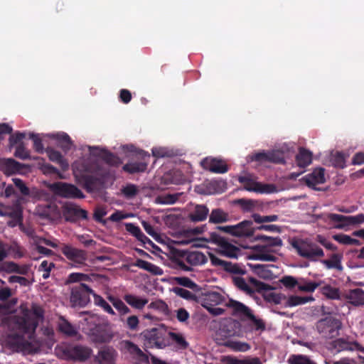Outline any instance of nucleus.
<instances>
[{
	"mask_svg": "<svg viewBox=\"0 0 364 364\" xmlns=\"http://www.w3.org/2000/svg\"><path fill=\"white\" fill-rule=\"evenodd\" d=\"M232 281L238 289L249 294L254 293L255 291L267 289V284L252 277H250L249 282H247L240 275H233Z\"/></svg>",
	"mask_w": 364,
	"mask_h": 364,
	"instance_id": "nucleus-14",
	"label": "nucleus"
},
{
	"mask_svg": "<svg viewBox=\"0 0 364 364\" xmlns=\"http://www.w3.org/2000/svg\"><path fill=\"white\" fill-rule=\"evenodd\" d=\"M13 182L23 195L28 196L30 194L28 188L25 185L22 180L14 178H13Z\"/></svg>",
	"mask_w": 364,
	"mask_h": 364,
	"instance_id": "nucleus-62",
	"label": "nucleus"
},
{
	"mask_svg": "<svg viewBox=\"0 0 364 364\" xmlns=\"http://www.w3.org/2000/svg\"><path fill=\"white\" fill-rule=\"evenodd\" d=\"M252 218L255 223L259 224L277 221L278 220V216L277 215H260L259 214H253Z\"/></svg>",
	"mask_w": 364,
	"mask_h": 364,
	"instance_id": "nucleus-53",
	"label": "nucleus"
},
{
	"mask_svg": "<svg viewBox=\"0 0 364 364\" xmlns=\"http://www.w3.org/2000/svg\"><path fill=\"white\" fill-rule=\"evenodd\" d=\"M181 195V193L163 194L156 198V202L161 205H172L178 200Z\"/></svg>",
	"mask_w": 364,
	"mask_h": 364,
	"instance_id": "nucleus-43",
	"label": "nucleus"
},
{
	"mask_svg": "<svg viewBox=\"0 0 364 364\" xmlns=\"http://www.w3.org/2000/svg\"><path fill=\"white\" fill-rule=\"evenodd\" d=\"M61 251L68 259L75 264V266L83 264L87 259L85 251L77 249L71 245H63Z\"/></svg>",
	"mask_w": 364,
	"mask_h": 364,
	"instance_id": "nucleus-19",
	"label": "nucleus"
},
{
	"mask_svg": "<svg viewBox=\"0 0 364 364\" xmlns=\"http://www.w3.org/2000/svg\"><path fill=\"white\" fill-rule=\"evenodd\" d=\"M346 299L353 306L364 305V291L360 289L350 290L346 294Z\"/></svg>",
	"mask_w": 364,
	"mask_h": 364,
	"instance_id": "nucleus-30",
	"label": "nucleus"
},
{
	"mask_svg": "<svg viewBox=\"0 0 364 364\" xmlns=\"http://www.w3.org/2000/svg\"><path fill=\"white\" fill-rule=\"evenodd\" d=\"M120 346L122 350H127L131 354L136 355L139 357L144 356L142 350L136 345L129 341H122L120 343Z\"/></svg>",
	"mask_w": 364,
	"mask_h": 364,
	"instance_id": "nucleus-44",
	"label": "nucleus"
},
{
	"mask_svg": "<svg viewBox=\"0 0 364 364\" xmlns=\"http://www.w3.org/2000/svg\"><path fill=\"white\" fill-rule=\"evenodd\" d=\"M225 239L215 232H212L209 234L208 237H205L203 241H207L208 243H212L219 247Z\"/></svg>",
	"mask_w": 364,
	"mask_h": 364,
	"instance_id": "nucleus-56",
	"label": "nucleus"
},
{
	"mask_svg": "<svg viewBox=\"0 0 364 364\" xmlns=\"http://www.w3.org/2000/svg\"><path fill=\"white\" fill-rule=\"evenodd\" d=\"M225 306L232 311V314L233 315L249 318L253 321L257 326V328L264 327L262 321L256 318V317L252 313L250 309L245 306L244 304L238 301L230 299L225 303Z\"/></svg>",
	"mask_w": 364,
	"mask_h": 364,
	"instance_id": "nucleus-10",
	"label": "nucleus"
},
{
	"mask_svg": "<svg viewBox=\"0 0 364 364\" xmlns=\"http://www.w3.org/2000/svg\"><path fill=\"white\" fill-rule=\"evenodd\" d=\"M223 345L234 351L237 352H246L250 349V345L249 343L243 341L233 340L232 338L223 342Z\"/></svg>",
	"mask_w": 364,
	"mask_h": 364,
	"instance_id": "nucleus-33",
	"label": "nucleus"
},
{
	"mask_svg": "<svg viewBox=\"0 0 364 364\" xmlns=\"http://www.w3.org/2000/svg\"><path fill=\"white\" fill-rule=\"evenodd\" d=\"M125 227L126 230L132 235L136 237L139 240L144 242V240L147 239L138 226H136L132 223H126Z\"/></svg>",
	"mask_w": 364,
	"mask_h": 364,
	"instance_id": "nucleus-52",
	"label": "nucleus"
},
{
	"mask_svg": "<svg viewBox=\"0 0 364 364\" xmlns=\"http://www.w3.org/2000/svg\"><path fill=\"white\" fill-rule=\"evenodd\" d=\"M0 188L2 189L0 192L1 197L9 198L14 193V188L12 185H6V183H1Z\"/></svg>",
	"mask_w": 364,
	"mask_h": 364,
	"instance_id": "nucleus-58",
	"label": "nucleus"
},
{
	"mask_svg": "<svg viewBox=\"0 0 364 364\" xmlns=\"http://www.w3.org/2000/svg\"><path fill=\"white\" fill-rule=\"evenodd\" d=\"M169 336L171 339L174 341L176 344H178L181 348H186L187 346V343L184 340L183 337L178 333L170 332Z\"/></svg>",
	"mask_w": 364,
	"mask_h": 364,
	"instance_id": "nucleus-61",
	"label": "nucleus"
},
{
	"mask_svg": "<svg viewBox=\"0 0 364 364\" xmlns=\"http://www.w3.org/2000/svg\"><path fill=\"white\" fill-rule=\"evenodd\" d=\"M296 161L299 167L305 168L311 164L312 154L305 149H300L299 154L296 155Z\"/></svg>",
	"mask_w": 364,
	"mask_h": 364,
	"instance_id": "nucleus-34",
	"label": "nucleus"
},
{
	"mask_svg": "<svg viewBox=\"0 0 364 364\" xmlns=\"http://www.w3.org/2000/svg\"><path fill=\"white\" fill-rule=\"evenodd\" d=\"M253 258L257 260L270 262H274L277 259V257L272 255L269 248L264 246L259 247L258 250L254 254Z\"/></svg>",
	"mask_w": 364,
	"mask_h": 364,
	"instance_id": "nucleus-37",
	"label": "nucleus"
},
{
	"mask_svg": "<svg viewBox=\"0 0 364 364\" xmlns=\"http://www.w3.org/2000/svg\"><path fill=\"white\" fill-rule=\"evenodd\" d=\"M62 213L65 220L71 223H75L80 219L87 218V211L71 202H66L63 204Z\"/></svg>",
	"mask_w": 364,
	"mask_h": 364,
	"instance_id": "nucleus-16",
	"label": "nucleus"
},
{
	"mask_svg": "<svg viewBox=\"0 0 364 364\" xmlns=\"http://www.w3.org/2000/svg\"><path fill=\"white\" fill-rule=\"evenodd\" d=\"M223 301V296L219 292L214 291L206 292L200 298V304L205 309L215 306L221 304Z\"/></svg>",
	"mask_w": 364,
	"mask_h": 364,
	"instance_id": "nucleus-23",
	"label": "nucleus"
},
{
	"mask_svg": "<svg viewBox=\"0 0 364 364\" xmlns=\"http://www.w3.org/2000/svg\"><path fill=\"white\" fill-rule=\"evenodd\" d=\"M46 152L49 159L51 161L58 164L63 171L68 169V161L63 158L62 154L58 151H56L53 148H48L46 149Z\"/></svg>",
	"mask_w": 364,
	"mask_h": 364,
	"instance_id": "nucleus-27",
	"label": "nucleus"
},
{
	"mask_svg": "<svg viewBox=\"0 0 364 364\" xmlns=\"http://www.w3.org/2000/svg\"><path fill=\"white\" fill-rule=\"evenodd\" d=\"M209 213L208 208L204 205H196L194 210L189 214V218L193 222L205 220Z\"/></svg>",
	"mask_w": 364,
	"mask_h": 364,
	"instance_id": "nucleus-29",
	"label": "nucleus"
},
{
	"mask_svg": "<svg viewBox=\"0 0 364 364\" xmlns=\"http://www.w3.org/2000/svg\"><path fill=\"white\" fill-rule=\"evenodd\" d=\"M117 356L116 350L111 347H105L102 348L96 359L100 364H114Z\"/></svg>",
	"mask_w": 364,
	"mask_h": 364,
	"instance_id": "nucleus-24",
	"label": "nucleus"
},
{
	"mask_svg": "<svg viewBox=\"0 0 364 364\" xmlns=\"http://www.w3.org/2000/svg\"><path fill=\"white\" fill-rule=\"evenodd\" d=\"M152 154L155 157H165L171 155V152L164 147H154L152 149Z\"/></svg>",
	"mask_w": 364,
	"mask_h": 364,
	"instance_id": "nucleus-64",
	"label": "nucleus"
},
{
	"mask_svg": "<svg viewBox=\"0 0 364 364\" xmlns=\"http://www.w3.org/2000/svg\"><path fill=\"white\" fill-rule=\"evenodd\" d=\"M250 267L255 273L262 279H269L273 277V273L269 269L268 266L263 264H254L250 265Z\"/></svg>",
	"mask_w": 364,
	"mask_h": 364,
	"instance_id": "nucleus-42",
	"label": "nucleus"
},
{
	"mask_svg": "<svg viewBox=\"0 0 364 364\" xmlns=\"http://www.w3.org/2000/svg\"><path fill=\"white\" fill-rule=\"evenodd\" d=\"M21 166L13 159H0V170L6 175H12L21 171Z\"/></svg>",
	"mask_w": 364,
	"mask_h": 364,
	"instance_id": "nucleus-25",
	"label": "nucleus"
},
{
	"mask_svg": "<svg viewBox=\"0 0 364 364\" xmlns=\"http://www.w3.org/2000/svg\"><path fill=\"white\" fill-rule=\"evenodd\" d=\"M108 299L112 304L114 307L120 313V314L125 315L130 312V309L122 300L113 296H109Z\"/></svg>",
	"mask_w": 364,
	"mask_h": 364,
	"instance_id": "nucleus-49",
	"label": "nucleus"
},
{
	"mask_svg": "<svg viewBox=\"0 0 364 364\" xmlns=\"http://www.w3.org/2000/svg\"><path fill=\"white\" fill-rule=\"evenodd\" d=\"M58 328L62 333L68 336H74L77 333V328L65 319H60Z\"/></svg>",
	"mask_w": 364,
	"mask_h": 364,
	"instance_id": "nucleus-45",
	"label": "nucleus"
},
{
	"mask_svg": "<svg viewBox=\"0 0 364 364\" xmlns=\"http://www.w3.org/2000/svg\"><path fill=\"white\" fill-rule=\"evenodd\" d=\"M0 313L6 316L2 319V325L8 331L1 338L2 345L23 353H36L40 343L35 338V331L43 318L41 307L33 305L30 310L21 309L14 314L10 306L0 304Z\"/></svg>",
	"mask_w": 364,
	"mask_h": 364,
	"instance_id": "nucleus-1",
	"label": "nucleus"
},
{
	"mask_svg": "<svg viewBox=\"0 0 364 364\" xmlns=\"http://www.w3.org/2000/svg\"><path fill=\"white\" fill-rule=\"evenodd\" d=\"M4 269L9 272L26 274L30 270V266L28 264L18 265L14 262H6L4 264Z\"/></svg>",
	"mask_w": 364,
	"mask_h": 364,
	"instance_id": "nucleus-41",
	"label": "nucleus"
},
{
	"mask_svg": "<svg viewBox=\"0 0 364 364\" xmlns=\"http://www.w3.org/2000/svg\"><path fill=\"white\" fill-rule=\"evenodd\" d=\"M333 347L337 351L352 350L350 344L343 339H337L333 342Z\"/></svg>",
	"mask_w": 364,
	"mask_h": 364,
	"instance_id": "nucleus-60",
	"label": "nucleus"
},
{
	"mask_svg": "<svg viewBox=\"0 0 364 364\" xmlns=\"http://www.w3.org/2000/svg\"><path fill=\"white\" fill-rule=\"evenodd\" d=\"M328 219L334 223L333 227L336 229H346L348 227V216L331 213L328 214Z\"/></svg>",
	"mask_w": 364,
	"mask_h": 364,
	"instance_id": "nucleus-38",
	"label": "nucleus"
},
{
	"mask_svg": "<svg viewBox=\"0 0 364 364\" xmlns=\"http://www.w3.org/2000/svg\"><path fill=\"white\" fill-rule=\"evenodd\" d=\"M81 149L84 152L88 151L90 156L102 158L110 165L118 166L122 164V161L118 157L100 146H84Z\"/></svg>",
	"mask_w": 364,
	"mask_h": 364,
	"instance_id": "nucleus-17",
	"label": "nucleus"
},
{
	"mask_svg": "<svg viewBox=\"0 0 364 364\" xmlns=\"http://www.w3.org/2000/svg\"><path fill=\"white\" fill-rule=\"evenodd\" d=\"M136 266L154 275H161L164 273V271L158 266L143 259H138Z\"/></svg>",
	"mask_w": 364,
	"mask_h": 364,
	"instance_id": "nucleus-40",
	"label": "nucleus"
},
{
	"mask_svg": "<svg viewBox=\"0 0 364 364\" xmlns=\"http://www.w3.org/2000/svg\"><path fill=\"white\" fill-rule=\"evenodd\" d=\"M51 137L58 140V145L64 151H68L73 146V142L70 136L64 132L50 135Z\"/></svg>",
	"mask_w": 364,
	"mask_h": 364,
	"instance_id": "nucleus-35",
	"label": "nucleus"
},
{
	"mask_svg": "<svg viewBox=\"0 0 364 364\" xmlns=\"http://www.w3.org/2000/svg\"><path fill=\"white\" fill-rule=\"evenodd\" d=\"M200 165L203 168L215 173H225L228 170L226 164L216 158L207 157L201 161Z\"/></svg>",
	"mask_w": 364,
	"mask_h": 364,
	"instance_id": "nucleus-20",
	"label": "nucleus"
},
{
	"mask_svg": "<svg viewBox=\"0 0 364 364\" xmlns=\"http://www.w3.org/2000/svg\"><path fill=\"white\" fill-rule=\"evenodd\" d=\"M317 329L323 337L332 338L338 336L341 322L331 316L321 319L317 323Z\"/></svg>",
	"mask_w": 364,
	"mask_h": 364,
	"instance_id": "nucleus-11",
	"label": "nucleus"
},
{
	"mask_svg": "<svg viewBox=\"0 0 364 364\" xmlns=\"http://www.w3.org/2000/svg\"><path fill=\"white\" fill-rule=\"evenodd\" d=\"M86 321L90 325L89 334L93 341L100 343H108L113 338L112 331L107 326L97 323V317L92 316L86 318Z\"/></svg>",
	"mask_w": 364,
	"mask_h": 364,
	"instance_id": "nucleus-7",
	"label": "nucleus"
},
{
	"mask_svg": "<svg viewBox=\"0 0 364 364\" xmlns=\"http://www.w3.org/2000/svg\"><path fill=\"white\" fill-rule=\"evenodd\" d=\"M55 354L65 360H74L82 361L87 359L92 353V350L83 346L62 345L55 349Z\"/></svg>",
	"mask_w": 364,
	"mask_h": 364,
	"instance_id": "nucleus-5",
	"label": "nucleus"
},
{
	"mask_svg": "<svg viewBox=\"0 0 364 364\" xmlns=\"http://www.w3.org/2000/svg\"><path fill=\"white\" fill-rule=\"evenodd\" d=\"M238 181L244 186V188L248 191L262 194L272 193L277 191L274 185L258 182L257 178L250 173H244L239 176Z\"/></svg>",
	"mask_w": 364,
	"mask_h": 364,
	"instance_id": "nucleus-6",
	"label": "nucleus"
},
{
	"mask_svg": "<svg viewBox=\"0 0 364 364\" xmlns=\"http://www.w3.org/2000/svg\"><path fill=\"white\" fill-rule=\"evenodd\" d=\"M289 364H316L306 355H291L287 360Z\"/></svg>",
	"mask_w": 364,
	"mask_h": 364,
	"instance_id": "nucleus-50",
	"label": "nucleus"
},
{
	"mask_svg": "<svg viewBox=\"0 0 364 364\" xmlns=\"http://www.w3.org/2000/svg\"><path fill=\"white\" fill-rule=\"evenodd\" d=\"M341 259L342 255L339 254L333 255L330 259L323 260L322 263L328 268V269H342L341 266Z\"/></svg>",
	"mask_w": 364,
	"mask_h": 364,
	"instance_id": "nucleus-47",
	"label": "nucleus"
},
{
	"mask_svg": "<svg viewBox=\"0 0 364 364\" xmlns=\"http://www.w3.org/2000/svg\"><path fill=\"white\" fill-rule=\"evenodd\" d=\"M148 309L153 310L162 316L169 315V309L167 304L161 299H156L148 305Z\"/></svg>",
	"mask_w": 364,
	"mask_h": 364,
	"instance_id": "nucleus-36",
	"label": "nucleus"
},
{
	"mask_svg": "<svg viewBox=\"0 0 364 364\" xmlns=\"http://www.w3.org/2000/svg\"><path fill=\"white\" fill-rule=\"evenodd\" d=\"M322 294L326 297L331 299H339L340 291L336 287H331L330 285H325L321 289Z\"/></svg>",
	"mask_w": 364,
	"mask_h": 364,
	"instance_id": "nucleus-48",
	"label": "nucleus"
},
{
	"mask_svg": "<svg viewBox=\"0 0 364 364\" xmlns=\"http://www.w3.org/2000/svg\"><path fill=\"white\" fill-rule=\"evenodd\" d=\"M321 282H312L304 278H299V287L298 289L301 291L312 293L314 292L319 286H321Z\"/></svg>",
	"mask_w": 364,
	"mask_h": 364,
	"instance_id": "nucleus-39",
	"label": "nucleus"
},
{
	"mask_svg": "<svg viewBox=\"0 0 364 364\" xmlns=\"http://www.w3.org/2000/svg\"><path fill=\"white\" fill-rule=\"evenodd\" d=\"M315 299L312 296H300L297 295H291L285 299L284 306L291 308L305 304L309 302H313Z\"/></svg>",
	"mask_w": 364,
	"mask_h": 364,
	"instance_id": "nucleus-28",
	"label": "nucleus"
},
{
	"mask_svg": "<svg viewBox=\"0 0 364 364\" xmlns=\"http://www.w3.org/2000/svg\"><path fill=\"white\" fill-rule=\"evenodd\" d=\"M14 156L21 159H26L29 158V152L23 144H19L16 148Z\"/></svg>",
	"mask_w": 364,
	"mask_h": 364,
	"instance_id": "nucleus-57",
	"label": "nucleus"
},
{
	"mask_svg": "<svg viewBox=\"0 0 364 364\" xmlns=\"http://www.w3.org/2000/svg\"><path fill=\"white\" fill-rule=\"evenodd\" d=\"M72 167L76 181L83 183L87 188L91 187L95 181L100 180V174L94 173L92 167L85 164L84 159L75 161Z\"/></svg>",
	"mask_w": 364,
	"mask_h": 364,
	"instance_id": "nucleus-3",
	"label": "nucleus"
},
{
	"mask_svg": "<svg viewBox=\"0 0 364 364\" xmlns=\"http://www.w3.org/2000/svg\"><path fill=\"white\" fill-rule=\"evenodd\" d=\"M252 223L244 220L235 225L218 226L217 228L225 233L235 237H250L253 234Z\"/></svg>",
	"mask_w": 364,
	"mask_h": 364,
	"instance_id": "nucleus-15",
	"label": "nucleus"
},
{
	"mask_svg": "<svg viewBox=\"0 0 364 364\" xmlns=\"http://www.w3.org/2000/svg\"><path fill=\"white\" fill-rule=\"evenodd\" d=\"M247 161H257L259 164H263L265 162L278 163L280 161V158L277 156V152L275 151H263L248 155L247 157Z\"/></svg>",
	"mask_w": 364,
	"mask_h": 364,
	"instance_id": "nucleus-21",
	"label": "nucleus"
},
{
	"mask_svg": "<svg viewBox=\"0 0 364 364\" xmlns=\"http://www.w3.org/2000/svg\"><path fill=\"white\" fill-rule=\"evenodd\" d=\"M0 216L9 217L11 220L8 221V225L15 227L22 221V209L18 203L13 206H3L0 208Z\"/></svg>",
	"mask_w": 364,
	"mask_h": 364,
	"instance_id": "nucleus-18",
	"label": "nucleus"
},
{
	"mask_svg": "<svg viewBox=\"0 0 364 364\" xmlns=\"http://www.w3.org/2000/svg\"><path fill=\"white\" fill-rule=\"evenodd\" d=\"M25 136H26L25 133H22V132H17L14 134H11L9 137L10 146L11 147V146H14L16 145L17 146L19 144H22L21 141L23 138H25Z\"/></svg>",
	"mask_w": 364,
	"mask_h": 364,
	"instance_id": "nucleus-59",
	"label": "nucleus"
},
{
	"mask_svg": "<svg viewBox=\"0 0 364 364\" xmlns=\"http://www.w3.org/2000/svg\"><path fill=\"white\" fill-rule=\"evenodd\" d=\"M164 331L161 329L153 328L146 330L141 333V338L146 348H163L166 346L164 342Z\"/></svg>",
	"mask_w": 364,
	"mask_h": 364,
	"instance_id": "nucleus-12",
	"label": "nucleus"
},
{
	"mask_svg": "<svg viewBox=\"0 0 364 364\" xmlns=\"http://www.w3.org/2000/svg\"><path fill=\"white\" fill-rule=\"evenodd\" d=\"M218 251L220 255L230 258H237L239 254V249L229 243L226 240L218 247Z\"/></svg>",
	"mask_w": 364,
	"mask_h": 364,
	"instance_id": "nucleus-31",
	"label": "nucleus"
},
{
	"mask_svg": "<svg viewBox=\"0 0 364 364\" xmlns=\"http://www.w3.org/2000/svg\"><path fill=\"white\" fill-rule=\"evenodd\" d=\"M124 299L129 306L138 310H141L149 303L146 297L131 294L124 295Z\"/></svg>",
	"mask_w": 364,
	"mask_h": 364,
	"instance_id": "nucleus-26",
	"label": "nucleus"
},
{
	"mask_svg": "<svg viewBox=\"0 0 364 364\" xmlns=\"http://www.w3.org/2000/svg\"><path fill=\"white\" fill-rule=\"evenodd\" d=\"M30 137L33 141V147L35 150L38 153H43L44 151V147L41 139L38 137V136L34 134H30Z\"/></svg>",
	"mask_w": 364,
	"mask_h": 364,
	"instance_id": "nucleus-63",
	"label": "nucleus"
},
{
	"mask_svg": "<svg viewBox=\"0 0 364 364\" xmlns=\"http://www.w3.org/2000/svg\"><path fill=\"white\" fill-rule=\"evenodd\" d=\"M94 303L102 307L105 311L111 314L115 315L114 311L112 309L111 306L100 296L93 294Z\"/></svg>",
	"mask_w": 364,
	"mask_h": 364,
	"instance_id": "nucleus-51",
	"label": "nucleus"
},
{
	"mask_svg": "<svg viewBox=\"0 0 364 364\" xmlns=\"http://www.w3.org/2000/svg\"><path fill=\"white\" fill-rule=\"evenodd\" d=\"M207 257L201 252L193 251L184 253L180 258L173 260L176 268L183 271H190L191 268L186 263L192 266H198L207 262Z\"/></svg>",
	"mask_w": 364,
	"mask_h": 364,
	"instance_id": "nucleus-8",
	"label": "nucleus"
},
{
	"mask_svg": "<svg viewBox=\"0 0 364 364\" xmlns=\"http://www.w3.org/2000/svg\"><path fill=\"white\" fill-rule=\"evenodd\" d=\"M94 292L87 285L80 284L72 289L70 303L73 306H85L90 301V294Z\"/></svg>",
	"mask_w": 364,
	"mask_h": 364,
	"instance_id": "nucleus-13",
	"label": "nucleus"
},
{
	"mask_svg": "<svg viewBox=\"0 0 364 364\" xmlns=\"http://www.w3.org/2000/svg\"><path fill=\"white\" fill-rule=\"evenodd\" d=\"M215 327L218 326L215 331L216 340L220 344L227 340L242 336L241 326L239 322L231 318H223L219 321H214Z\"/></svg>",
	"mask_w": 364,
	"mask_h": 364,
	"instance_id": "nucleus-2",
	"label": "nucleus"
},
{
	"mask_svg": "<svg viewBox=\"0 0 364 364\" xmlns=\"http://www.w3.org/2000/svg\"><path fill=\"white\" fill-rule=\"evenodd\" d=\"M126 328L131 331H137L139 328V321L136 316L132 315L127 317L124 321Z\"/></svg>",
	"mask_w": 364,
	"mask_h": 364,
	"instance_id": "nucleus-54",
	"label": "nucleus"
},
{
	"mask_svg": "<svg viewBox=\"0 0 364 364\" xmlns=\"http://www.w3.org/2000/svg\"><path fill=\"white\" fill-rule=\"evenodd\" d=\"M280 282L287 288L292 289L295 287H299V279L292 276H285L280 279Z\"/></svg>",
	"mask_w": 364,
	"mask_h": 364,
	"instance_id": "nucleus-55",
	"label": "nucleus"
},
{
	"mask_svg": "<svg viewBox=\"0 0 364 364\" xmlns=\"http://www.w3.org/2000/svg\"><path fill=\"white\" fill-rule=\"evenodd\" d=\"M147 163L144 162H131L124 166L123 169L130 173L144 171L146 168Z\"/></svg>",
	"mask_w": 364,
	"mask_h": 364,
	"instance_id": "nucleus-46",
	"label": "nucleus"
},
{
	"mask_svg": "<svg viewBox=\"0 0 364 364\" xmlns=\"http://www.w3.org/2000/svg\"><path fill=\"white\" fill-rule=\"evenodd\" d=\"M302 181L309 188L316 189V186L326 181L325 170L322 168H315L311 173L302 178Z\"/></svg>",
	"mask_w": 364,
	"mask_h": 364,
	"instance_id": "nucleus-22",
	"label": "nucleus"
},
{
	"mask_svg": "<svg viewBox=\"0 0 364 364\" xmlns=\"http://www.w3.org/2000/svg\"><path fill=\"white\" fill-rule=\"evenodd\" d=\"M291 244L299 256L311 261L324 255L323 250L309 240L295 239Z\"/></svg>",
	"mask_w": 364,
	"mask_h": 364,
	"instance_id": "nucleus-4",
	"label": "nucleus"
},
{
	"mask_svg": "<svg viewBox=\"0 0 364 364\" xmlns=\"http://www.w3.org/2000/svg\"><path fill=\"white\" fill-rule=\"evenodd\" d=\"M229 215L220 208L212 210L209 215V223L213 224L223 223L229 220Z\"/></svg>",
	"mask_w": 364,
	"mask_h": 364,
	"instance_id": "nucleus-32",
	"label": "nucleus"
},
{
	"mask_svg": "<svg viewBox=\"0 0 364 364\" xmlns=\"http://www.w3.org/2000/svg\"><path fill=\"white\" fill-rule=\"evenodd\" d=\"M55 194L66 198H83L85 195L75 185L63 182H56L48 186Z\"/></svg>",
	"mask_w": 364,
	"mask_h": 364,
	"instance_id": "nucleus-9",
	"label": "nucleus"
}]
</instances>
